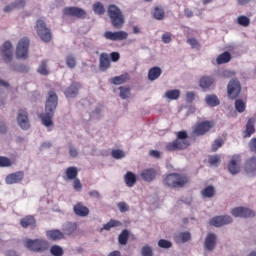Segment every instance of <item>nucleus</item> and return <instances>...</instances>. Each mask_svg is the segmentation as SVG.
<instances>
[{"instance_id": "nucleus-23", "label": "nucleus", "mask_w": 256, "mask_h": 256, "mask_svg": "<svg viewBox=\"0 0 256 256\" xmlns=\"http://www.w3.org/2000/svg\"><path fill=\"white\" fill-rule=\"evenodd\" d=\"M111 67V59H109V54L101 53L99 58V69L100 71H107Z\"/></svg>"}, {"instance_id": "nucleus-11", "label": "nucleus", "mask_w": 256, "mask_h": 256, "mask_svg": "<svg viewBox=\"0 0 256 256\" xmlns=\"http://www.w3.org/2000/svg\"><path fill=\"white\" fill-rule=\"evenodd\" d=\"M64 15L76 17L77 19H85V17H87V12L82 8L71 6L64 8Z\"/></svg>"}, {"instance_id": "nucleus-21", "label": "nucleus", "mask_w": 256, "mask_h": 256, "mask_svg": "<svg viewBox=\"0 0 256 256\" xmlns=\"http://www.w3.org/2000/svg\"><path fill=\"white\" fill-rule=\"evenodd\" d=\"M201 89H211L215 87V77L213 76H202L199 81Z\"/></svg>"}, {"instance_id": "nucleus-32", "label": "nucleus", "mask_w": 256, "mask_h": 256, "mask_svg": "<svg viewBox=\"0 0 256 256\" xmlns=\"http://www.w3.org/2000/svg\"><path fill=\"white\" fill-rule=\"evenodd\" d=\"M65 174L67 179H69V181H73L77 179V175H79V171L77 170V167L70 166L66 169Z\"/></svg>"}, {"instance_id": "nucleus-26", "label": "nucleus", "mask_w": 256, "mask_h": 256, "mask_svg": "<svg viewBox=\"0 0 256 256\" xmlns=\"http://www.w3.org/2000/svg\"><path fill=\"white\" fill-rule=\"evenodd\" d=\"M204 245L208 251H213L215 245H217V236L213 233L208 234Z\"/></svg>"}, {"instance_id": "nucleus-16", "label": "nucleus", "mask_w": 256, "mask_h": 256, "mask_svg": "<svg viewBox=\"0 0 256 256\" xmlns=\"http://www.w3.org/2000/svg\"><path fill=\"white\" fill-rule=\"evenodd\" d=\"M244 172L246 175H251V177H255L256 175V156H252L247 158L244 163Z\"/></svg>"}, {"instance_id": "nucleus-63", "label": "nucleus", "mask_w": 256, "mask_h": 256, "mask_svg": "<svg viewBox=\"0 0 256 256\" xmlns=\"http://www.w3.org/2000/svg\"><path fill=\"white\" fill-rule=\"evenodd\" d=\"M90 197H92L93 199H99V197H101V194H99V191L97 190H92L89 192Z\"/></svg>"}, {"instance_id": "nucleus-43", "label": "nucleus", "mask_w": 256, "mask_h": 256, "mask_svg": "<svg viewBox=\"0 0 256 256\" xmlns=\"http://www.w3.org/2000/svg\"><path fill=\"white\" fill-rule=\"evenodd\" d=\"M118 241L120 245H125L129 241V231L123 230L118 236Z\"/></svg>"}, {"instance_id": "nucleus-7", "label": "nucleus", "mask_w": 256, "mask_h": 256, "mask_svg": "<svg viewBox=\"0 0 256 256\" xmlns=\"http://www.w3.org/2000/svg\"><path fill=\"white\" fill-rule=\"evenodd\" d=\"M213 127H215V121L213 120H204L198 122L193 129V134L196 135L197 137L207 135V133H209V131H211Z\"/></svg>"}, {"instance_id": "nucleus-61", "label": "nucleus", "mask_w": 256, "mask_h": 256, "mask_svg": "<svg viewBox=\"0 0 256 256\" xmlns=\"http://www.w3.org/2000/svg\"><path fill=\"white\" fill-rule=\"evenodd\" d=\"M250 151L256 153V138H252L249 143Z\"/></svg>"}, {"instance_id": "nucleus-64", "label": "nucleus", "mask_w": 256, "mask_h": 256, "mask_svg": "<svg viewBox=\"0 0 256 256\" xmlns=\"http://www.w3.org/2000/svg\"><path fill=\"white\" fill-rule=\"evenodd\" d=\"M194 99H195V93H193V92L186 93V101L191 103V101H193Z\"/></svg>"}, {"instance_id": "nucleus-50", "label": "nucleus", "mask_w": 256, "mask_h": 256, "mask_svg": "<svg viewBox=\"0 0 256 256\" xmlns=\"http://www.w3.org/2000/svg\"><path fill=\"white\" fill-rule=\"evenodd\" d=\"M142 256H153V248L149 245H145L141 248Z\"/></svg>"}, {"instance_id": "nucleus-45", "label": "nucleus", "mask_w": 256, "mask_h": 256, "mask_svg": "<svg viewBox=\"0 0 256 256\" xmlns=\"http://www.w3.org/2000/svg\"><path fill=\"white\" fill-rule=\"evenodd\" d=\"M237 23L242 27H249V25L251 24V20L247 16H239L237 18Z\"/></svg>"}, {"instance_id": "nucleus-13", "label": "nucleus", "mask_w": 256, "mask_h": 256, "mask_svg": "<svg viewBox=\"0 0 256 256\" xmlns=\"http://www.w3.org/2000/svg\"><path fill=\"white\" fill-rule=\"evenodd\" d=\"M23 179H25V172L17 171L7 175L5 178V183L6 185H16L17 183H21Z\"/></svg>"}, {"instance_id": "nucleus-30", "label": "nucleus", "mask_w": 256, "mask_h": 256, "mask_svg": "<svg viewBox=\"0 0 256 256\" xmlns=\"http://www.w3.org/2000/svg\"><path fill=\"white\" fill-rule=\"evenodd\" d=\"M124 181L127 187H133L135 183H137V175L131 171H128L124 176Z\"/></svg>"}, {"instance_id": "nucleus-4", "label": "nucleus", "mask_w": 256, "mask_h": 256, "mask_svg": "<svg viewBox=\"0 0 256 256\" xmlns=\"http://www.w3.org/2000/svg\"><path fill=\"white\" fill-rule=\"evenodd\" d=\"M187 137L189 136L186 131H179L177 133V138L166 144V151H183V149H187L190 145Z\"/></svg>"}, {"instance_id": "nucleus-34", "label": "nucleus", "mask_w": 256, "mask_h": 256, "mask_svg": "<svg viewBox=\"0 0 256 256\" xmlns=\"http://www.w3.org/2000/svg\"><path fill=\"white\" fill-rule=\"evenodd\" d=\"M205 101L209 107H217V105H220L221 103V101L215 94L207 95Z\"/></svg>"}, {"instance_id": "nucleus-57", "label": "nucleus", "mask_w": 256, "mask_h": 256, "mask_svg": "<svg viewBox=\"0 0 256 256\" xmlns=\"http://www.w3.org/2000/svg\"><path fill=\"white\" fill-rule=\"evenodd\" d=\"M73 188L75 189V191H81V189H83V184H81V180L75 178L73 182Z\"/></svg>"}, {"instance_id": "nucleus-54", "label": "nucleus", "mask_w": 256, "mask_h": 256, "mask_svg": "<svg viewBox=\"0 0 256 256\" xmlns=\"http://www.w3.org/2000/svg\"><path fill=\"white\" fill-rule=\"evenodd\" d=\"M187 43L189 46H191L192 49H200L201 48L199 41H197V39H195V38L187 39Z\"/></svg>"}, {"instance_id": "nucleus-62", "label": "nucleus", "mask_w": 256, "mask_h": 256, "mask_svg": "<svg viewBox=\"0 0 256 256\" xmlns=\"http://www.w3.org/2000/svg\"><path fill=\"white\" fill-rule=\"evenodd\" d=\"M162 41L167 44L171 41V33L166 32L162 35Z\"/></svg>"}, {"instance_id": "nucleus-39", "label": "nucleus", "mask_w": 256, "mask_h": 256, "mask_svg": "<svg viewBox=\"0 0 256 256\" xmlns=\"http://www.w3.org/2000/svg\"><path fill=\"white\" fill-rule=\"evenodd\" d=\"M191 240V234L189 232H182L176 236V243H187Z\"/></svg>"}, {"instance_id": "nucleus-58", "label": "nucleus", "mask_w": 256, "mask_h": 256, "mask_svg": "<svg viewBox=\"0 0 256 256\" xmlns=\"http://www.w3.org/2000/svg\"><path fill=\"white\" fill-rule=\"evenodd\" d=\"M68 149H69L70 157L75 158V157H77L79 155V152L77 151V148L73 147L72 145H70L68 147Z\"/></svg>"}, {"instance_id": "nucleus-5", "label": "nucleus", "mask_w": 256, "mask_h": 256, "mask_svg": "<svg viewBox=\"0 0 256 256\" xmlns=\"http://www.w3.org/2000/svg\"><path fill=\"white\" fill-rule=\"evenodd\" d=\"M25 247L34 253H43L49 249V242L45 239H28L25 242Z\"/></svg>"}, {"instance_id": "nucleus-47", "label": "nucleus", "mask_w": 256, "mask_h": 256, "mask_svg": "<svg viewBox=\"0 0 256 256\" xmlns=\"http://www.w3.org/2000/svg\"><path fill=\"white\" fill-rule=\"evenodd\" d=\"M50 253L54 256H63V248L59 245H54L51 247Z\"/></svg>"}, {"instance_id": "nucleus-28", "label": "nucleus", "mask_w": 256, "mask_h": 256, "mask_svg": "<svg viewBox=\"0 0 256 256\" xmlns=\"http://www.w3.org/2000/svg\"><path fill=\"white\" fill-rule=\"evenodd\" d=\"M161 73L162 70L157 66L150 68L148 71L149 81H156V79H159V77H161Z\"/></svg>"}, {"instance_id": "nucleus-17", "label": "nucleus", "mask_w": 256, "mask_h": 256, "mask_svg": "<svg viewBox=\"0 0 256 256\" xmlns=\"http://www.w3.org/2000/svg\"><path fill=\"white\" fill-rule=\"evenodd\" d=\"M231 214L233 215V217H255V212L245 207H236L232 209Z\"/></svg>"}, {"instance_id": "nucleus-6", "label": "nucleus", "mask_w": 256, "mask_h": 256, "mask_svg": "<svg viewBox=\"0 0 256 256\" xmlns=\"http://www.w3.org/2000/svg\"><path fill=\"white\" fill-rule=\"evenodd\" d=\"M35 31L40 37L41 41L44 43H51L53 39V34H51V29L47 27V24L43 20H37L35 25Z\"/></svg>"}, {"instance_id": "nucleus-24", "label": "nucleus", "mask_w": 256, "mask_h": 256, "mask_svg": "<svg viewBox=\"0 0 256 256\" xmlns=\"http://www.w3.org/2000/svg\"><path fill=\"white\" fill-rule=\"evenodd\" d=\"M73 211L78 217H87V215H89V208H87V206H84L80 202L74 205Z\"/></svg>"}, {"instance_id": "nucleus-10", "label": "nucleus", "mask_w": 256, "mask_h": 256, "mask_svg": "<svg viewBox=\"0 0 256 256\" xmlns=\"http://www.w3.org/2000/svg\"><path fill=\"white\" fill-rule=\"evenodd\" d=\"M228 171L231 175H237L241 172V155L234 154L228 163Z\"/></svg>"}, {"instance_id": "nucleus-36", "label": "nucleus", "mask_w": 256, "mask_h": 256, "mask_svg": "<svg viewBox=\"0 0 256 256\" xmlns=\"http://www.w3.org/2000/svg\"><path fill=\"white\" fill-rule=\"evenodd\" d=\"M229 61H231V53H229L228 51L223 52L216 59V63L218 65H223L225 63H229Z\"/></svg>"}, {"instance_id": "nucleus-48", "label": "nucleus", "mask_w": 256, "mask_h": 256, "mask_svg": "<svg viewBox=\"0 0 256 256\" xmlns=\"http://www.w3.org/2000/svg\"><path fill=\"white\" fill-rule=\"evenodd\" d=\"M158 247L161 249H171V247H173V243L169 240L161 239L158 241Z\"/></svg>"}, {"instance_id": "nucleus-8", "label": "nucleus", "mask_w": 256, "mask_h": 256, "mask_svg": "<svg viewBox=\"0 0 256 256\" xmlns=\"http://www.w3.org/2000/svg\"><path fill=\"white\" fill-rule=\"evenodd\" d=\"M227 95L229 99H237L241 95V82L237 79H232L227 86Z\"/></svg>"}, {"instance_id": "nucleus-15", "label": "nucleus", "mask_w": 256, "mask_h": 256, "mask_svg": "<svg viewBox=\"0 0 256 256\" xmlns=\"http://www.w3.org/2000/svg\"><path fill=\"white\" fill-rule=\"evenodd\" d=\"M11 49H13V45L11 44V42H4L1 48V54L5 63H11V61H13V52L11 51Z\"/></svg>"}, {"instance_id": "nucleus-2", "label": "nucleus", "mask_w": 256, "mask_h": 256, "mask_svg": "<svg viewBox=\"0 0 256 256\" xmlns=\"http://www.w3.org/2000/svg\"><path fill=\"white\" fill-rule=\"evenodd\" d=\"M189 181V176L185 173H171L163 179L162 183L170 189H183Z\"/></svg>"}, {"instance_id": "nucleus-12", "label": "nucleus", "mask_w": 256, "mask_h": 256, "mask_svg": "<svg viewBox=\"0 0 256 256\" xmlns=\"http://www.w3.org/2000/svg\"><path fill=\"white\" fill-rule=\"evenodd\" d=\"M108 41H125L129 37V33L125 31L111 32L106 31L103 35Z\"/></svg>"}, {"instance_id": "nucleus-29", "label": "nucleus", "mask_w": 256, "mask_h": 256, "mask_svg": "<svg viewBox=\"0 0 256 256\" xmlns=\"http://www.w3.org/2000/svg\"><path fill=\"white\" fill-rule=\"evenodd\" d=\"M255 133V118H250L246 124V130L244 131V137H251Z\"/></svg>"}, {"instance_id": "nucleus-53", "label": "nucleus", "mask_w": 256, "mask_h": 256, "mask_svg": "<svg viewBox=\"0 0 256 256\" xmlns=\"http://www.w3.org/2000/svg\"><path fill=\"white\" fill-rule=\"evenodd\" d=\"M111 156L113 157V159H123V157H125V152L120 149L112 150Z\"/></svg>"}, {"instance_id": "nucleus-31", "label": "nucleus", "mask_w": 256, "mask_h": 256, "mask_svg": "<svg viewBox=\"0 0 256 256\" xmlns=\"http://www.w3.org/2000/svg\"><path fill=\"white\" fill-rule=\"evenodd\" d=\"M131 78L127 73L122 74L120 76L113 77L111 79L112 85H123V83H127Z\"/></svg>"}, {"instance_id": "nucleus-18", "label": "nucleus", "mask_w": 256, "mask_h": 256, "mask_svg": "<svg viewBox=\"0 0 256 256\" xmlns=\"http://www.w3.org/2000/svg\"><path fill=\"white\" fill-rule=\"evenodd\" d=\"M233 223L231 216H216L210 220V225L213 227H223V225H229Z\"/></svg>"}, {"instance_id": "nucleus-52", "label": "nucleus", "mask_w": 256, "mask_h": 256, "mask_svg": "<svg viewBox=\"0 0 256 256\" xmlns=\"http://www.w3.org/2000/svg\"><path fill=\"white\" fill-rule=\"evenodd\" d=\"M209 165H213L214 167H217L219 163H221V157L219 155L210 156L208 159Z\"/></svg>"}, {"instance_id": "nucleus-51", "label": "nucleus", "mask_w": 256, "mask_h": 256, "mask_svg": "<svg viewBox=\"0 0 256 256\" xmlns=\"http://www.w3.org/2000/svg\"><path fill=\"white\" fill-rule=\"evenodd\" d=\"M13 165V162H11V159L0 156V167H11Z\"/></svg>"}, {"instance_id": "nucleus-19", "label": "nucleus", "mask_w": 256, "mask_h": 256, "mask_svg": "<svg viewBox=\"0 0 256 256\" xmlns=\"http://www.w3.org/2000/svg\"><path fill=\"white\" fill-rule=\"evenodd\" d=\"M46 237L49 241H61L65 239V234L59 229H53L46 231Z\"/></svg>"}, {"instance_id": "nucleus-60", "label": "nucleus", "mask_w": 256, "mask_h": 256, "mask_svg": "<svg viewBox=\"0 0 256 256\" xmlns=\"http://www.w3.org/2000/svg\"><path fill=\"white\" fill-rule=\"evenodd\" d=\"M149 156L154 157V159H161V152L159 150H150Z\"/></svg>"}, {"instance_id": "nucleus-44", "label": "nucleus", "mask_w": 256, "mask_h": 256, "mask_svg": "<svg viewBox=\"0 0 256 256\" xmlns=\"http://www.w3.org/2000/svg\"><path fill=\"white\" fill-rule=\"evenodd\" d=\"M246 105H245V102L241 99H237L235 101V109L238 113H244L245 112V109H246Z\"/></svg>"}, {"instance_id": "nucleus-3", "label": "nucleus", "mask_w": 256, "mask_h": 256, "mask_svg": "<svg viewBox=\"0 0 256 256\" xmlns=\"http://www.w3.org/2000/svg\"><path fill=\"white\" fill-rule=\"evenodd\" d=\"M108 16L114 29H122L125 25V16L116 5L112 4L108 7Z\"/></svg>"}, {"instance_id": "nucleus-20", "label": "nucleus", "mask_w": 256, "mask_h": 256, "mask_svg": "<svg viewBox=\"0 0 256 256\" xmlns=\"http://www.w3.org/2000/svg\"><path fill=\"white\" fill-rule=\"evenodd\" d=\"M140 177L143 181H146V183H151V181L157 177V171L153 168L145 169L140 173Z\"/></svg>"}, {"instance_id": "nucleus-42", "label": "nucleus", "mask_w": 256, "mask_h": 256, "mask_svg": "<svg viewBox=\"0 0 256 256\" xmlns=\"http://www.w3.org/2000/svg\"><path fill=\"white\" fill-rule=\"evenodd\" d=\"M66 65L69 69H75L77 66V59L72 54L68 55L66 57Z\"/></svg>"}, {"instance_id": "nucleus-59", "label": "nucleus", "mask_w": 256, "mask_h": 256, "mask_svg": "<svg viewBox=\"0 0 256 256\" xmlns=\"http://www.w3.org/2000/svg\"><path fill=\"white\" fill-rule=\"evenodd\" d=\"M110 58H111V61H113L114 63H117V61L121 59V54H119V52H112L110 54Z\"/></svg>"}, {"instance_id": "nucleus-25", "label": "nucleus", "mask_w": 256, "mask_h": 256, "mask_svg": "<svg viewBox=\"0 0 256 256\" xmlns=\"http://www.w3.org/2000/svg\"><path fill=\"white\" fill-rule=\"evenodd\" d=\"M62 233L67 235L68 237H71L76 231H77V223L75 222H67L62 227Z\"/></svg>"}, {"instance_id": "nucleus-37", "label": "nucleus", "mask_w": 256, "mask_h": 256, "mask_svg": "<svg viewBox=\"0 0 256 256\" xmlns=\"http://www.w3.org/2000/svg\"><path fill=\"white\" fill-rule=\"evenodd\" d=\"M201 195L204 199H211L215 197V187L207 186L201 191Z\"/></svg>"}, {"instance_id": "nucleus-49", "label": "nucleus", "mask_w": 256, "mask_h": 256, "mask_svg": "<svg viewBox=\"0 0 256 256\" xmlns=\"http://www.w3.org/2000/svg\"><path fill=\"white\" fill-rule=\"evenodd\" d=\"M38 73L40 75H49V70H47V61L43 60L38 68Z\"/></svg>"}, {"instance_id": "nucleus-35", "label": "nucleus", "mask_w": 256, "mask_h": 256, "mask_svg": "<svg viewBox=\"0 0 256 256\" xmlns=\"http://www.w3.org/2000/svg\"><path fill=\"white\" fill-rule=\"evenodd\" d=\"M166 99H169V101H177L179 97H181V91L174 89V90H168L165 92Z\"/></svg>"}, {"instance_id": "nucleus-41", "label": "nucleus", "mask_w": 256, "mask_h": 256, "mask_svg": "<svg viewBox=\"0 0 256 256\" xmlns=\"http://www.w3.org/2000/svg\"><path fill=\"white\" fill-rule=\"evenodd\" d=\"M122 223L119 220H110L108 223L103 225L105 231H111L113 227H121Z\"/></svg>"}, {"instance_id": "nucleus-38", "label": "nucleus", "mask_w": 256, "mask_h": 256, "mask_svg": "<svg viewBox=\"0 0 256 256\" xmlns=\"http://www.w3.org/2000/svg\"><path fill=\"white\" fill-rule=\"evenodd\" d=\"M153 17L157 21H163V19H165V10H163V8H160L159 6L155 7Z\"/></svg>"}, {"instance_id": "nucleus-56", "label": "nucleus", "mask_w": 256, "mask_h": 256, "mask_svg": "<svg viewBox=\"0 0 256 256\" xmlns=\"http://www.w3.org/2000/svg\"><path fill=\"white\" fill-rule=\"evenodd\" d=\"M223 146V139H217L212 144V151H217L220 147Z\"/></svg>"}, {"instance_id": "nucleus-9", "label": "nucleus", "mask_w": 256, "mask_h": 256, "mask_svg": "<svg viewBox=\"0 0 256 256\" xmlns=\"http://www.w3.org/2000/svg\"><path fill=\"white\" fill-rule=\"evenodd\" d=\"M29 53V38H22L16 48V56L18 59H27Z\"/></svg>"}, {"instance_id": "nucleus-27", "label": "nucleus", "mask_w": 256, "mask_h": 256, "mask_svg": "<svg viewBox=\"0 0 256 256\" xmlns=\"http://www.w3.org/2000/svg\"><path fill=\"white\" fill-rule=\"evenodd\" d=\"M20 225L23 229H27V227H35L37 225V221L35 220V216L28 215L20 220Z\"/></svg>"}, {"instance_id": "nucleus-1", "label": "nucleus", "mask_w": 256, "mask_h": 256, "mask_svg": "<svg viewBox=\"0 0 256 256\" xmlns=\"http://www.w3.org/2000/svg\"><path fill=\"white\" fill-rule=\"evenodd\" d=\"M58 103L57 93H55V90H50L45 104V111L39 115L44 127H53V117H55V109H57Z\"/></svg>"}, {"instance_id": "nucleus-40", "label": "nucleus", "mask_w": 256, "mask_h": 256, "mask_svg": "<svg viewBox=\"0 0 256 256\" xmlns=\"http://www.w3.org/2000/svg\"><path fill=\"white\" fill-rule=\"evenodd\" d=\"M119 91H120L119 97L121 99H129V97H131V88L120 86Z\"/></svg>"}, {"instance_id": "nucleus-55", "label": "nucleus", "mask_w": 256, "mask_h": 256, "mask_svg": "<svg viewBox=\"0 0 256 256\" xmlns=\"http://www.w3.org/2000/svg\"><path fill=\"white\" fill-rule=\"evenodd\" d=\"M117 207H118L120 213H127V211H129V205L125 202H119L117 204Z\"/></svg>"}, {"instance_id": "nucleus-33", "label": "nucleus", "mask_w": 256, "mask_h": 256, "mask_svg": "<svg viewBox=\"0 0 256 256\" xmlns=\"http://www.w3.org/2000/svg\"><path fill=\"white\" fill-rule=\"evenodd\" d=\"M25 7V2L24 0H18L10 5H7L4 8L5 13H9V11H13V9H23Z\"/></svg>"}, {"instance_id": "nucleus-14", "label": "nucleus", "mask_w": 256, "mask_h": 256, "mask_svg": "<svg viewBox=\"0 0 256 256\" xmlns=\"http://www.w3.org/2000/svg\"><path fill=\"white\" fill-rule=\"evenodd\" d=\"M17 121L21 129L27 130L29 127H31V124H29V114L25 109H20L18 111Z\"/></svg>"}, {"instance_id": "nucleus-22", "label": "nucleus", "mask_w": 256, "mask_h": 256, "mask_svg": "<svg viewBox=\"0 0 256 256\" xmlns=\"http://www.w3.org/2000/svg\"><path fill=\"white\" fill-rule=\"evenodd\" d=\"M81 87V83L73 82L66 90L64 91V94L66 97H77L79 95V88Z\"/></svg>"}, {"instance_id": "nucleus-46", "label": "nucleus", "mask_w": 256, "mask_h": 256, "mask_svg": "<svg viewBox=\"0 0 256 256\" xmlns=\"http://www.w3.org/2000/svg\"><path fill=\"white\" fill-rule=\"evenodd\" d=\"M93 11L96 13V15H103V13H105V7L101 2H96L93 5Z\"/></svg>"}]
</instances>
